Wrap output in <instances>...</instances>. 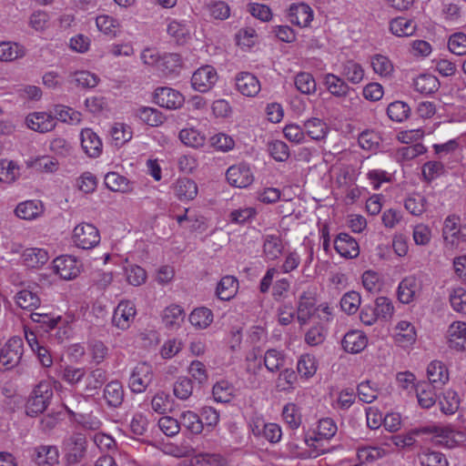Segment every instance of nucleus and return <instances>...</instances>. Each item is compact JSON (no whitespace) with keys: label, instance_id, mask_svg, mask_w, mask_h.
Listing matches in <instances>:
<instances>
[{"label":"nucleus","instance_id":"obj_26","mask_svg":"<svg viewBox=\"0 0 466 466\" xmlns=\"http://www.w3.org/2000/svg\"><path fill=\"white\" fill-rule=\"evenodd\" d=\"M182 67V58L177 53L164 54L159 60L157 69L166 76L177 75Z\"/></svg>","mask_w":466,"mask_h":466},{"label":"nucleus","instance_id":"obj_64","mask_svg":"<svg viewBox=\"0 0 466 466\" xmlns=\"http://www.w3.org/2000/svg\"><path fill=\"white\" fill-rule=\"evenodd\" d=\"M449 50L457 55L463 56L466 54V35L464 33L452 34L448 41Z\"/></svg>","mask_w":466,"mask_h":466},{"label":"nucleus","instance_id":"obj_28","mask_svg":"<svg viewBox=\"0 0 466 466\" xmlns=\"http://www.w3.org/2000/svg\"><path fill=\"white\" fill-rule=\"evenodd\" d=\"M418 290V282L414 276L404 278L398 287V299L403 304H408L414 299Z\"/></svg>","mask_w":466,"mask_h":466},{"label":"nucleus","instance_id":"obj_14","mask_svg":"<svg viewBox=\"0 0 466 466\" xmlns=\"http://www.w3.org/2000/svg\"><path fill=\"white\" fill-rule=\"evenodd\" d=\"M447 338L450 349L456 351L466 350V322H452L447 330Z\"/></svg>","mask_w":466,"mask_h":466},{"label":"nucleus","instance_id":"obj_46","mask_svg":"<svg viewBox=\"0 0 466 466\" xmlns=\"http://www.w3.org/2000/svg\"><path fill=\"white\" fill-rule=\"evenodd\" d=\"M421 466H448V461L444 454L440 451L425 450L419 455Z\"/></svg>","mask_w":466,"mask_h":466},{"label":"nucleus","instance_id":"obj_3","mask_svg":"<svg viewBox=\"0 0 466 466\" xmlns=\"http://www.w3.org/2000/svg\"><path fill=\"white\" fill-rule=\"evenodd\" d=\"M66 462L67 465L79 463L86 452L87 441L84 434L80 432L73 433L65 441Z\"/></svg>","mask_w":466,"mask_h":466},{"label":"nucleus","instance_id":"obj_58","mask_svg":"<svg viewBox=\"0 0 466 466\" xmlns=\"http://www.w3.org/2000/svg\"><path fill=\"white\" fill-rule=\"evenodd\" d=\"M371 66L374 72L381 76H390L393 72L392 63L382 55H375L371 58Z\"/></svg>","mask_w":466,"mask_h":466},{"label":"nucleus","instance_id":"obj_42","mask_svg":"<svg viewBox=\"0 0 466 466\" xmlns=\"http://www.w3.org/2000/svg\"><path fill=\"white\" fill-rule=\"evenodd\" d=\"M294 84L297 90L304 95L314 94L317 90L315 78L308 72L298 73L294 78Z\"/></svg>","mask_w":466,"mask_h":466},{"label":"nucleus","instance_id":"obj_10","mask_svg":"<svg viewBox=\"0 0 466 466\" xmlns=\"http://www.w3.org/2000/svg\"><path fill=\"white\" fill-rule=\"evenodd\" d=\"M54 268L61 279L70 280L76 278L81 270V263L72 256H61L54 259Z\"/></svg>","mask_w":466,"mask_h":466},{"label":"nucleus","instance_id":"obj_21","mask_svg":"<svg viewBox=\"0 0 466 466\" xmlns=\"http://www.w3.org/2000/svg\"><path fill=\"white\" fill-rule=\"evenodd\" d=\"M323 84L332 96L339 98L346 97L350 91V87L342 77L331 73L324 75Z\"/></svg>","mask_w":466,"mask_h":466},{"label":"nucleus","instance_id":"obj_13","mask_svg":"<svg viewBox=\"0 0 466 466\" xmlns=\"http://www.w3.org/2000/svg\"><path fill=\"white\" fill-rule=\"evenodd\" d=\"M226 176L228 183L236 187H247L253 182L252 172L246 164L231 166Z\"/></svg>","mask_w":466,"mask_h":466},{"label":"nucleus","instance_id":"obj_36","mask_svg":"<svg viewBox=\"0 0 466 466\" xmlns=\"http://www.w3.org/2000/svg\"><path fill=\"white\" fill-rule=\"evenodd\" d=\"M175 192L180 200H191L198 195V186L192 179L179 178L176 183Z\"/></svg>","mask_w":466,"mask_h":466},{"label":"nucleus","instance_id":"obj_39","mask_svg":"<svg viewBox=\"0 0 466 466\" xmlns=\"http://www.w3.org/2000/svg\"><path fill=\"white\" fill-rule=\"evenodd\" d=\"M25 49L23 46L12 42L0 43V61L9 62L25 56Z\"/></svg>","mask_w":466,"mask_h":466},{"label":"nucleus","instance_id":"obj_47","mask_svg":"<svg viewBox=\"0 0 466 466\" xmlns=\"http://www.w3.org/2000/svg\"><path fill=\"white\" fill-rule=\"evenodd\" d=\"M180 426L185 427L193 434H198L203 431V421L199 416L190 410L185 411L180 416Z\"/></svg>","mask_w":466,"mask_h":466},{"label":"nucleus","instance_id":"obj_9","mask_svg":"<svg viewBox=\"0 0 466 466\" xmlns=\"http://www.w3.org/2000/svg\"><path fill=\"white\" fill-rule=\"evenodd\" d=\"M41 288L37 284L28 285L27 288L21 289L15 296L16 305L25 310L34 312L41 305L40 292Z\"/></svg>","mask_w":466,"mask_h":466},{"label":"nucleus","instance_id":"obj_43","mask_svg":"<svg viewBox=\"0 0 466 466\" xmlns=\"http://www.w3.org/2000/svg\"><path fill=\"white\" fill-rule=\"evenodd\" d=\"M105 185L114 192L126 193L131 190L128 179L116 172H109L106 175Z\"/></svg>","mask_w":466,"mask_h":466},{"label":"nucleus","instance_id":"obj_29","mask_svg":"<svg viewBox=\"0 0 466 466\" xmlns=\"http://www.w3.org/2000/svg\"><path fill=\"white\" fill-rule=\"evenodd\" d=\"M15 212L19 218L31 220L43 213V205L37 200H27L18 204Z\"/></svg>","mask_w":466,"mask_h":466},{"label":"nucleus","instance_id":"obj_33","mask_svg":"<svg viewBox=\"0 0 466 466\" xmlns=\"http://www.w3.org/2000/svg\"><path fill=\"white\" fill-rule=\"evenodd\" d=\"M340 74L353 85L360 84L364 78V69L359 63L353 60L342 63Z\"/></svg>","mask_w":466,"mask_h":466},{"label":"nucleus","instance_id":"obj_53","mask_svg":"<svg viewBox=\"0 0 466 466\" xmlns=\"http://www.w3.org/2000/svg\"><path fill=\"white\" fill-rule=\"evenodd\" d=\"M193 392V382L187 377H179L174 383L173 393L182 400H187Z\"/></svg>","mask_w":466,"mask_h":466},{"label":"nucleus","instance_id":"obj_25","mask_svg":"<svg viewBox=\"0 0 466 466\" xmlns=\"http://www.w3.org/2000/svg\"><path fill=\"white\" fill-rule=\"evenodd\" d=\"M23 262L27 268H35L45 265L48 259V252L43 248H26L22 255Z\"/></svg>","mask_w":466,"mask_h":466},{"label":"nucleus","instance_id":"obj_17","mask_svg":"<svg viewBox=\"0 0 466 466\" xmlns=\"http://www.w3.org/2000/svg\"><path fill=\"white\" fill-rule=\"evenodd\" d=\"M316 299L311 292H303L298 301L297 319L300 326L306 325L315 312Z\"/></svg>","mask_w":466,"mask_h":466},{"label":"nucleus","instance_id":"obj_23","mask_svg":"<svg viewBox=\"0 0 466 466\" xmlns=\"http://www.w3.org/2000/svg\"><path fill=\"white\" fill-rule=\"evenodd\" d=\"M106 380L107 373L104 369H93L85 376L84 391L90 396L95 395Z\"/></svg>","mask_w":466,"mask_h":466},{"label":"nucleus","instance_id":"obj_48","mask_svg":"<svg viewBox=\"0 0 466 466\" xmlns=\"http://www.w3.org/2000/svg\"><path fill=\"white\" fill-rule=\"evenodd\" d=\"M410 112V107L408 104L402 101H395L390 103L387 108V115L389 117L396 122H402L406 120Z\"/></svg>","mask_w":466,"mask_h":466},{"label":"nucleus","instance_id":"obj_35","mask_svg":"<svg viewBox=\"0 0 466 466\" xmlns=\"http://www.w3.org/2000/svg\"><path fill=\"white\" fill-rule=\"evenodd\" d=\"M178 137L187 147L193 148L202 147L206 143V136L195 128H184L180 130Z\"/></svg>","mask_w":466,"mask_h":466},{"label":"nucleus","instance_id":"obj_31","mask_svg":"<svg viewBox=\"0 0 466 466\" xmlns=\"http://www.w3.org/2000/svg\"><path fill=\"white\" fill-rule=\"evenodd\" d=\"M70 420L80 425L83 429L88 431H97L101 428L102 422L100 420L91 413H77L66 407Z\"/></svg>","mask_w":466,"mask_h":466},{"label":"nucleus","instance_id":"obj_12","mask_svg":"<svg viewBox=\"0 0 466 466\" xmlns=\"http://www.w3.org/2000/svg\"><path fill=\"white\" fill-rule=\"evenodd\" d=\"M137 310L133 302L129 300L121 301L116 308L113 315V323L118 329H127L133 322Z\"/></svg>","mask_w":466,"mask_h":466},{"label":"nucleus","instance_id":"obj_1","mask_svg":"<svg viewBox=\"0 0 466 466\" xmlns=\"http://www.w3.org/2000/svg\"><path fill=\"white\" fill-rule=\"evenodd\" d=\"M53 397V390L47 381L39 382L33 390L25 405V413L30 417L44 412Z\"/></svg>","mask_w":466,"mask_h":466},{"label":"nucleus","instance_id":"obj_30","mask_svg":"<svg viewBox=\"0 0 466 466\" xmlns=\"http://www.w3.org/2000/svg\"><path fill=\"white\" fill-rule=\"evenodd\" d=\"M185 311L178 305L167 307L162 314V321L167 329H177L184 322Z\"/></svg>","mask_w":466,"mask_h":466},{"label":"nucleus","instance_id":"obj_38","mask_svg":"<svg viewBox=\"0 0 466 466\" xmlns=\"http://www.w3.org/2000/svg\"><path fill=\"white\" fill-rule=\"evenodd\" d=\"M58 450L55 446H39L35 449V461L39 466L54 465L58 462Z\"/></svg>","mask_w":466,"mask_h":466},{"label":"nucleus","instance_id":"obj_62","mask_svg":"<svg viewBox=\"0 0 466 466\" xmlns=\"http://www.w3.org/2000/svg\"><path fill=\"white\" fill-rule=\"evenodd\" d=\"M127 282L135 287L140 286L145 283L147 279V273L144 268L137 265H129L125 268Z\"/></svg>","mask_w":466,"mask_h":466},{"label":"nucleus","instance_id":"obj_15","mask_svg":"<svg viewBox=\"0 0 466 466\" xmlns=\"http://www.w3.org/2000/svg\"><path fill=\"white\" fill-rule=\"evenodd\" d=\"M26 126L36 132L46 133L53 130L56 125L54 116L46 112H35L25 118Z\"/></svg>","mask_w":466,"mask_h":466},{"label":"nucleus","instance_id":"obj_49","mask_svg":"<svg viewBox=\"0 0 466 466\" xmlns=\"http://www.w3.org/2000/svg\"><path fill=\"white\" fill-rule=\"evenodd\" d=\"M188 319L195 327L207 328L213 320V314L207 308H198L190 313Z\"/></svg>","mask_w":466,"mask_h":466},{"label":"nucleus","instance_id":"obj_61","mask_svg":"<svg viewBox=\"0 0 466 466\" xmlns=\"http://www.w3.org/2000/svg\"><path fill=\"white\" fill-rule=\"evenodd\" d=\"M400 331L396 334V340L399 343L407 342L411 344L415 341L416 332L414 327L408 321H400L397 325Z\"/></svg>","mask_w":466,"mask_h":466},{"label":"nucleus","instance_id":"obj_7","mask_svg":"<svg viewBox=\"0 0 466 466\" xmlns=\"http://www.w3.org/2000/svg\"><path fill=\"white\" fill-rule=\"evenodd\" d=\"M153 99L159 106L171 110L180 108L185 101L180 92L168 86L157 87L154 92Z\"/></svg>","mask_w":466,"mask_h":466},{"label":"nucleus","instance_id":"obj_11","mask_svg":"<svg viewBox=\"0 0 466 466\" xmlns=\"http://www.w3.org/2000/svg\"><path fill=\"white\" fill-rule=\"evenodd\" d=\"M287 17L291 24L307 27L313 20L314 13L308 4L301 2L289 5L287 9Z\"/></svg>","mask_w":466,"mask_h":466},{"label":"nucleus","instance_id":"obj_2","mask_svg":"<svg viewBox=\"0 0 466 466\" xmlns=\"http://www.w3.org/2000/svg\"><path fill=\"white\" fill-rule=\"evenodd\" d=\"M24 342L20 337H12L0 348V371L15 369L22 360Z\"/></svg>","mask_w":466,"mask_h":466},{"label":"nucleus","instance_id":"obj_34","mask_svg":"<svg viewBox=\"0 0 466 466\" xmlns=\"http://www.w3.org/2000/svg\"><path fill=\"white\" fill-rule=\"evenodd\" d=\"M416 28L415 22L404 17L394 18L390 23V32L399 37L412 35Z\"/></svg>","mask_w":466,"mask_h":466},{"label":"nucleus","instance_id":"obj_4","mask_svg":"<svg viewBox=\"0 0 466 466\" xmlns=\"http://www.w3.org/2000/svg\"><path fill=\"white\" fill-rule=\"evenodd\" d=\"M73 241L76 247L83 249L92 248L100 241L98 229L92 224H79L74 228Z\"/></svg>","mask_w":466,"mask_h":466},{"label":"nucleus","instance_id":"obj_51","mask_svg":"<svg viewBox=\"0 0 466 466\" xmlns=\"http://www.w3.org/2000/svg\"><path fill=\"white\" fill-rule=\"evenodd\" d=\"M296 381V372L292 369H285L279 373L276 380V389L279 391H289L294 389Z\"/></svg>","mask_w":466,"mask_h":466},{"label":"nucleus","instance_id":"obj_18","mask_svg":"<svg viewBox=\"0 0 466 466\" xmlns=\"http://www.w3.org/2000/svg\"><path fill=\"white\" fill-rule=\"evenodd\" d=\"M237 89L246 96H255L260 91V83L256 76L241 72L236 76Z\"/></svg>","mask_w":466,"mask_h":466},{"label":"nucleus","instance_id":"obj_50","mask_svg":"<svg viewBox=\"0 0 466 466\" xmlns=\"http://www.w3.org/2000/svg\"><path fill=\"white\" fill-rule=\"evenodd\" d=\"M285 362L284 355L275 350L270 349L268 350L264 356V365L267 368V370L270 372H275L279 370Z\"/></svg>","mask_w":466,"mask_h":466},{"label":"nucleus","instance_id":"obj_6","mask_svg":"<svg viewBox=\"0 0 466 466\" xmlns=\"http://www.w3.org/2000/svg\"><path fill=\"white\" fill-rule=\"evenodd\" d=\"M153 379L152 367L146 363H138L133 370L129 378L130 390L135 393L144 392Z\"/></svg>","mask_w":466,"mask_h":466},{"label":"nucleus","instance_id":"obj_57","mask_svg":"<svg viewBox=\"0 0 466 466\" xmlns=\"http://www.w3.org/2000/svg\"><path fill=\"white\" fill-rule=\"evenodd\" d=\"M282 417L285 422L291 429H298L301 424V415L299 408L294 403H288L282 410Z\"/></svg>","mask_w":466,"mask_h":466},{"label":"nucleus","instance_id":"obj_41","mask_svg":"<svg viewBox=\"0 0 466 466\" xmlns=\"http://www.w3.org/2000/svg\"><path fill=\"white\" fill-rule=\"evenodd\" d=\"M434 387L427 382L420 383L416 388L418 402L423 409L432 407L436 402V393Z\"/></svg>","mask_w":466,"mask_h":466},{"label":"nucleus","instance_id":"obj_59","mask_svg":"<svg viewBox=\"0 0 466 466\" xmlns=\"http://www.w3.org/2000/svg\"><path fill=\"white\" fill-rule=\"evenodd\" d=\"M360 306V295L356 291H349L340 299L341 309L349 315L357 312Z\"/></svg>","mask_w":466,"mask_h":466},{"label":"nucleus","instance_id":"obj_55","mask_svg":"<svg viewBox=\"0 0 466 466\" xmlns=\"http://www.w3.org/2000/svg\"><path fill=\"white\" fill-rule=\"evenodd\" d=\"M297 370L302 377H312L317 371L315 357L309 354L302 355L298 361Z\"/></svg>","mask_w":466,"mask_h":466},{"label":"nucleus","instance_id":"obj_37","mask_svg":"<svg viewBox=\"0 0 466 466\" xmlns=\"http://www.w3.org/2000/svg\"><path fill=\"white\" fill-rule=\"evenodd\" d=\"M283 245L279 236L266 235L263 243V253L269 260L277 259L282 253Z\"/></svg>","mask_w":466,"mask_h":466},{"label":"nucleus","instance_id":"obj_56","mask_svg":"<svg viewBox=\"0 0 466 466\" xmlns=\"http://www.w3.org/2000/svg\"><path fill=\"white\" fill-rule=\"evenodd\" d=\"M214 400L218 402H228L233 394V386L227 380L218 381L212 389Z\"/></svg>","mask_w":466,"mask_h":466},{"label":"nucleus","instance_id":"obj_20","mask_svg":"<svg viewBox=\"0 0 466 466\" xmlns=\"http://www.w3.org/2000/svg\"><path fill=\"white\" fill-rule=\"evenodd\" d=\"M366 335L360 330H350L345 334L341 341L342 348L349 353H359L367 347Z\"/></svg>","mask_w":466,"mask_h":466},{"label":"nucleus","instance_id":"obj_27","mask_svg":"<svg viewBox=\"0 0 466 466\" xmlns=\"http://www.w3.org/2000/svg\"><path fill=\"white\" fill-rule=\"evenodd\" d=\"M238 289V280L233 276H225L218 283L216 294L221 300H229L235 297Z\"/></svg>","mask_w":466,"mask_h":466},{"label":"nucleus","instance_id":"obj_19","mask_svg":"<svg viewBox=\"0 0 466 466\" xmlns=\"http://www.w3.org/2000/svg\"><path fill=\"white\" fill-rule=\"evenodd\" d=\"M81 147L90 157H96L102 152V142L98 136L90 128H85L80 134Z\"/></svg>","mask_w":466,"mask_h":466},{"label":"nucleus","instance_id":"obj_40","mask_svg":"<svg viewBox=\"0 0 466 466\" xmlns=\"http://www.w3.org/2000/svg\"><path fill=\"white\" fill-rule=\"evenodd\" d=\"M305 135H308L311 139L321 140L328 132V127L325 122L319 118H310L304 122Z\"/></svg>","mask_w":466,"mask_h":466},{"label":"nucleus","instance_id":"obj_45","mask_svg":"<svg viewBox=\"0 0 466 466\" xmlns=\"http://www.w3.org/2000/svg\"><path fill=\"white\" fill-rule=\"evenodd\" d=\"M426 151L427 149L422 144L416 143L400 147L395 153V158L398 162H405L414 159Z\"/></svg>","mask_w":466,"mask_h":466},{"label":"nucleus","instance_id":"obj_16","mask_svg":"<svg viewBox=\"0 0 466 466\" xmlns=\"http://www.w3.org/2000/svg\"><path fill=\"white\" fill-rule=\"evenodd\" d=\"M334 248L344 258H353L359 256L360 248L355 238L347 233H339L334 240Z\"/></svg>","mask_w":466,"mask_h":466},{"label":"nucleus","instance_id":"obj_32","mask_svg":"<svg viewBox=\"0 0 466 466\" xmlns=\"http://www.w3.org/2000/svg\"><path fill=\"white\" fill-rule=\"evenodd\" d=\"M413 86L417 92L427 96L439 90L440 82L436 76L430 74H423L414 80Z\"/></svg>","mask_w":466,"mask_h":466},{"label":"nucleus","instance_id":"obj_60","mask_svg":"<svg viewBox=\"0 0 466 466\" xmlns=\"http://www.w3.org/2000/svg\"><path fill=\"white\" fill-rule=\"evenodd\" d=\"M30 317L31 319L38 323L40 328L46 332L55 329L58 321L61 320V317H53L50 314L42 312H32Z\"/></svg>","mask_w":466,"mask_h":466},{"label":"nucleus","instance_id":"obj_44","mask_svg":"<svg viewBox=\"0 0 466 466\" xmlns=\"http://www.w3.org/2000/svg\"><path fill=\"white\" fill-rule=\"evenodd\" d=\"M137 116L150 127L161 126L166 116L157 108L143 106L137 110Z\"/></svg>","mask_w":466,"mask_h":466},{"label":"nucleus","instance_id":"obj_8","mask_svg":"<svg viewBox=\"0 0 466 466\" xmlns=\"http://www.w3.org/2000/svg\"><path fill=\"white\" fill-rule=\"evenodd\" d=\"M440 434L443 436H448L447 434L450 433L447 430H442L438 426H431V427H421V428H416L410 430L407 434L405 435H395L391 437V441L397 447L400 448H406L410 447L414 445L416 442V437L421 435V434Z\"/></svg>","mask_w":466,"mask_h":466},{"label":"nucleus","instance_id":"obj_54","mask_svg":"<svg viewBox=\"0 0 466 466\" xmlns=\"http://www.w3.org/2000/svg\"><path fill=\"white\" fill-rule=\"evenodd\" d=\"M441 410L445 414H454L460 406V399L457 392L448 390L444 392L442 400H440Z\"/></svg>","mask_w":466,"mask_h":466},{"label":"nucleus","instance_id":"obj_24","mask_svg":"<svg viewBox=\"0 0 466 466\" xmlns=\"http://www.w3.org/2000/svg\"><path fill=\"white\" fill-rule=\"evenodd\" d=\"M104 399L112 408H118L124 400V390L118 380L108 382L104 389Z\"/></svg>","mask_w":466,"mask_h":466},{"label":"nucleus","instance_id":"obj_52","mask_svg":"<svg viewBox=\"0 0 466 466\" xmlns=\"http://www.w3.org/2000/svg\"><path fill=\"white\" fill-rule=\"evenodd\" d=\"M172 398L165 392H157L151 400V407L154 411L159 414H165L172 410Z\"/></svg>","mask_w":466,"mask_h":466},{"label":"nucleus","instance_id":"obj_63","mask_svg":"<svg viewBox=\"0 0 466 466\" xmlns=\"http://www.w3.org/2000/svg\"><path fill=\"white\" fill-rule=\"evenodd\" d=\"M386 451L380 447H364L358 450V459L362 462H372L386 455Z\"/></svg>","mask_w":466,"mask_h":466},{"label":"nucleus","instance_id":"obj_22","mask_svg":"<svg viewBox=\"0 0 466 466\" xmlns=\"http://www.w3.org/2000/svg\"><path fill=\"white\" fill-rule=\"evenodd\" d=\"M429 383L435 389H441L449 380V372L441 361L434 360L427 368Z\"/></svg>","mask_w":466,"mask_h":466},{"label":"nucleus","instance_id":"obj_5","mask_svg":"<svg viewBox=\"0 0 466 466\" xmlns=\"http://www.w3.org/2000/svg\"><path fill=\"white\" fill-rule=\"evenodd\" d=\"M216 69L211 66H203L197 69L191 77L192 87L200 93L209 91L218 81Z\"/></svg>","mask_w":466,"mask_h":466}]
</instances>
